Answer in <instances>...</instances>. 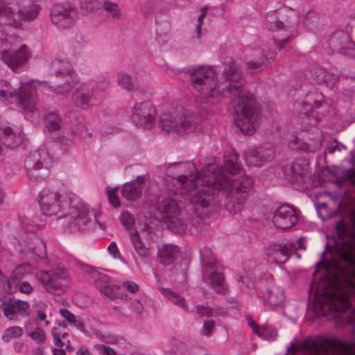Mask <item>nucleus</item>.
<instances>
[{"instance_id": "obj_1", "label": "nucleus", "mask_w": 355, "mask_h": 355, "mask_svg": "<svg viewBox=\"0 0 355 355\" xmlns=\"http://www.w3.org/2000/svg\"><path fill=\"white\" fill-rule=\"evenodd\" d=\"M189 72L192 87L202 94L206 103L216 105L229 94L233 104V119L236 126L246 135H252L255 131L259 124V111L252 94L245 90L239 82L242 72L238 64L231 62L225 67L223 78L230 83L223 88L222 92L216 87V74L211 67H193Z\"/></svg>"}, {"instance_id": "obj_2", "label": "nucleus", "mask_w": 355, "mask_h": 355, "mask_svg": "<svg viewBox=\"0 0 355 355\" xmlns=\"http://www.w3.org/2000/svg\"><path fill=\"white\" fill-rule=\"evenodd\" d=\"M202 181L206 184L205 188L196 192L190 199L196 212L199 207H208L215 195L214 190H218L225 195V209L230 214H235L243 209L254 184L253 180L248 176L229 182L223 175V169L220 168L211 172L210 176H204Z\"/></svg>"}, {"instance_id": "obj_3", "label": "nucleus", "mask_w": 355, "mask_h": 355, "mask_svg": "<svg viewBox=\"0 0 355 355\" xmlns=\"http://www.w3.org/2000/svg\"><path fill=\"white\" fill-rule=\"evenodd\" d=\"M355 295V268L350 270L346 281V288H334L325 291L321 297V308L327 310L336 317H342L347 324L355 328V309L349 302V295Z\"/></svg>"}, {"instance_id": "obj_4", "label": "nucleus", "mask_w": 355, "mask_h": 355, "mask_svg": "<svg viewBox=\"0 0 355 355\" xmlns=\"http://www.w3.org/2000/svg\"><path fill=\"white\" fill-rule=\"evenodd\" d=\"M304 355H355V343L316 336L306 338L299 345Z\"/></svg>"}, {"instance_id": "obj_5", "label": "nucleus", "mask_w": 355, "mask_h": 355, "mask_svg": "<svg viewBox=\"0 0 355 355\" xmlns=\"http://www.w3.org/2000/svg\"><path fill=\"white\" fill-rule=\"evenodd\" d=\"M156 218L164 222L171 232L184 234L188 227V218L176 200L171 198L159 201L156 207Z\"/></svg>"}, {"instance_id": "obj_6", "label": "nucleus", "mask_w": 355, "mask_h": 355, "mask_svg": "<svg viewBox=\"0 0 355 355\" xmlns=\"http://www.w3.org/2000/svg\"><path fill=\"white\" fill-rule=\"evenodd\" d=\"M202 263V279L206 284L219 294L225 295L227 289L224 284V277L216 269V261L212 251L207 247H203L200 251Z\"/></svg>"}, {"instance_id": "obj_7", "label": "nucleus", "mask_w": 355, "mask_h": 355, "mask_svg": "<svg viewBox=\"0 0 355 355\" xmlns=\"http://www.w3.org/2000/svg\"><path fill=\"white\" fill-rule=\"evenodd\" d=\"M160 123L166 132L177 131L180 134L194 132L201 130L200 119L193 117L187 118L182 109L162 115Z\"/></svg>"}, {"instance_id": "obj_8", "label": "nucleus", "mask_w": 355, "mask_h": 355, "mask_svg": "<svg viewBox=\"0 0 355 355\" xmlns=\"http://www.w3.org/2000/svg\"><path fill=\"white\" fill-rule=\"evenodd\" d=\"M36 94L37 90L31 85V83H21L17 92L8 82L0 80V98L5 101L8 98L17 95L19 103L26 111L33 112L35 110L37 102Z\"/></svg>"}, {"instance_id": "obj_9", "label": "nucleus", "mask_w": 355, "mask_h": 355, "mask_svg": "<svg viewBox=\"0 0 355 355\" xmlns=\"http://www.w3.org/2000/svg\"><path fill=\"white\" fill-rule=\"evenodd\" d=\"M46 157V152L44 149H38L26 158L24 166L32 182H41L48 176V170L44 166Z\"/></svg>"}, {"instance_id": "obj_10", "label": "nucleus", "mask_w": 355, "mask_h": 355, "mask_svg": "<svg viewBox=\"0 0 355 355\" xmlns=\"http://www.w3.org/2000/svg\"><path fill=\"white\" fill-rule=\"evenodd\" d=\"M51 20L58 28H69L75 24L78 14L71 3H55L51 10Z\"/></svg>"}, {"instance_id": "obj_11", "label": "nucleus", "mask_w": 355, "mask_h": 355, "mask_svg": "<svg viewBox=\"0 0 355 355\" xmlns=\"http://www.w3.org/2000/svg\"><path fill=\"white\" fill-rule=\"evenodd\" d=\"M37 278L42 282L46 291L53 295H60L66 289L64 282L67 273L64 270H59L53 273L46 270L40 271L37 274Z\"/></svg>"}, {"instance_id": "obj_12", "label": "nucleus", "mask_w": 355, "mask_h": 355, "mask_svg": "<svg viewBox=\"0 0 355 355\" xmlns=\"http://www.w3.org/2000/svg\"><path fill=\"white\" fill-rule=\"evenodd\" d=\"M64 219L67 221L68 227L71 232L80 231L91 221L87 205L81 202H71L69 213L64 216Z\"/></svg>"}, {"instance_id": "obj_13", "label": "nucleus", "mask_w": 355, "mask_h": 355, "mask_svg": "<svg viewBox=\"0 0 355 355\" xmlns=\"http://www.w3.org/2000/svg\"><path fill=\"white\" fill-rule=\"evenodd\" d=\"M156 110L149 101L137 103L132 110V120L139 128H151L155 123Z\"/></svg>"}, {"instance_id": "obj_14", "label": "nucleus", "mask_w": 355, "mask_h": 355, "mask_svg": "<svg viewBox=\"0 0 355 355\" xmlns=\"http://www.w3.org/2000/svg\"><path fill=\"white\" fill-rule=\"evenodd\" d=\"M38 202L42 214L46 216L56 215L62 206L59 192L49 188H44L40 192Z\"/></svg>"}, {"instance_id": "obj_15", "label": "nucleus", "mask_w": 355, "mask_h": 355, "mask_svg": "<svg viewBox=\"0 0 355 355\" xmlns=\"http://www.w3.org/2000/svg\"><path fill=\"white\" fill-rule=\"evenodd\" d=\"M180 250L173 244H162L157 249V259L165 267H170V270L178 274L182 271L180 264H178Z\"/></svg>"}, {"instance_id": "obj_16", "label": "nucleus", "mask_w": 355, "mask_h": 355, "mask_svg": "<svg viewBox=\"0 0 355 355\" xmlns=\"http://www.w3.org/2000/svg\"><path fill=\"white\" fill-rule=\"evenodd\" d=\"M4 316L10 320L17 321L19 316L27 318L30 315L29 304L24 300L10 297L1 304Z\"/></svg>"}, {"instance_id": "obj_17", "label": "nucleus", "mask_w": 355, "mask_h": 355, "mask_svg": "<svg viewBox=\"0 0 355 355\" xmlns=\"http://www.w3.org/2000/svg\"><path fill=\"white\" fill-rule=\"evenodd\" d=\"M31 52L26 45L17 51L4 50L0 52V58L12 71L17 72L28 62Z\"/></svg>"}, {"instance_id": "obj_18", "label": "nucleus", "mask_w": 355, "mask_h": 355, "mask_svg": "<svg viewBox=\"0 0 355 355\" xmlns=\"http://www.w3.org/2000/svg\"><path fill=\"white\" fill-rule=\"evenodd\" d=\"M298 221L295 210L289 205L279 206L274 212L272 223L274 225L282 230H287L293 227Z\"/></svg>"}, {"instance_id": "obj_19", "label": "nucleus", "mask_w": 355, "mask_h": 355, "mask_svg": "<svg viewBox=\"0 0 355 355\" xmlns=\"http://www.w3.org/2000/svg\"><path fill=\"white\" fill-rule=\"evenodd\" d=\"M40 7L35 3H28L18 8L17 10L10 7L6 12L8 16L4 24L15 25L18 21H31L35 19L39 14Z\"/></svg>"}, {"instance_id": "obj_20", "label": "nucleus", "mask_w": 355, "mask_h": 355, "mask_svg": "<svg viewBox=\"0 0 355 355\" xmlns=\"http://www.w3.org/2000/svg\"><path fill=\"white\" fill-rule=\"evenodd\" d=\"M244 157L249 166L260 167L273 159L274 152L270 148H250L245 151Z\"/></svg>"}, {"instance_id": "obj_21", "label": "nucleus", "mask_w": 355, "mask_h": 355, "mask_svg": "<svg viewBox=\"0 0 355 355\" xmlns=\"http://www.w3.org/2000/svg\"><path fill=\"white\" fill-rule=\"evenodd\" d=\"M0 135L3 145L10 148L19 146L24 139V134L21 129L8 125L0 126Z\"/></svg>"}, {"instance_id": "obj_22", "label": "nucleus", "mask_w": 355, "mask_h": 355, "mask_svg": "<svg viewBox=\"0 0 355 355\" xmlns=\"http://www.w3.org/2000/svg\"><path fill=\"white\" fill-rule=\"evenodd\" d=\"M25 248L23 252L28 257H44L46 256V245L42 240L33 234L26 237L24 241Z\"/></svg>"}, {"instance_id": "obj_23", "label": "nucleus", "mask_w": 355, "mask_h": 355, "mask_svg": "<svg viewBox=\"0 0 355 355\" xmlns=\"http://www.w3.org/2000/svg\"><path fill=\"white\" fill-rule=\"evenodd\" d=\"M131 252L141 260L149 258L151 255V247L148 242L144 241L139 232L135 230L130 234Z\"/></svg>"}, {"instance_id": "obj_24", "label": "nucleus", "mask_w": 355, "mask_h": 355, "mask_svg": "<svg viewBox=\"0 0 355 355\" xmlns=\"http://www.w3.org/2000/svg\"><path fill=\"white\" fill-rule=\"evenodd\" d=\"M224 161V167L220 168L223 169V175H224L225 178L228 180L229 182H234L243 177V175H242L236 179L232 180L231 178L227 174V172L230 174H234L239 171L241 168V163L239 161V155L237 153L234 152L230 153L225 157ZM219 167H216L212 172H214ZM244 176L247 175H244ZM248 176L249 177V175ZM250 178L252 180L250 176Z\"/></svg>"}, {"instance_id": "obj_25", "label": "nucleus", "mask_w": 355, "mask_h": 355, "mask_svg": "<svg viewBox=\"0 0 355 355\" xmlns=\"http://www.w3.org/2000/svg\"><path fill=\"white\" fill-rule=\"evenodd\" d=\"M144 183V178L138 176L135 180L125 183L122 187L121 196L129 201H134L141 196V184Z\"/></svg>"}, {"instance_id": "obj_26", "label": "nucleus", "mask_w": 355, "mask_h": 355, "mask_svg": "<svg viewBox=\"0 0 355 355\" xmlns=\"http://www.w3.org/2000/svg\"><path fill=\"white\" fill-rule=\"evenodd\" d=\"M71 102L75 106L83 109H87L89 105L96 103L90 90L85 85H81L73 93Z\"/></svg>"}, {"instance_id": "obj_27", "label": "nucleus", "mask_w": 355, "mask_h": 355, "mask_svg": "<svg viewBox=\"0 0 355 355\" xmlns=\"http://www.w3.org/2000/svg\"><path fill=\"white\" fill-rule=\"evenodd\" d=\"M184 166L190 171L189 173L178 175L176 180L186 191H190L196 187L198 173L193 163L187 162Z\"/></svg>"}, {"instance_id": "obj_28", "label": "nucleus", "mask_w": 355, "mask_h": 355, "mask_svg": "<svg viewBox=\"0 0 355 355\" xmlns=\"http://www.w3.org/2000/svg\"><path fill=\"white\" fill-rule=\"evenodd\" d=\"M292 245L289 243L274 244L270 247V256L277 264L286 263L292 254Z\"/></svg>"}, {"instance_id": "obj_29", "label": "nucleus", "mask_w": 355, "mask_h": 355, "mask_svg": "<svg viewBox=\"0 0 355 355\" xmlns=\"http://www.w3.org/2000/svg\"><path fill=\"white\" fill-rule=\"evenodd\" d=\"M284 176L291 182H302L306 175V166L294 162L284 168Z\"/></svg>"}, {"instance_id": "obj_30", "label": "nucleus", "mask_w": 355, "mask_h": 355, "mask_svg": "<svg viewBox=\"0 0 355 355\" xmlns=\"http://www.w3.org/2000/svg\"><path fill=\"white\" fill-rule=\"evenodd\" d=\"M256 55L259 56L258 59L250 60L247 63L252 73H256L267 67L270 62L274 60L276 56V53L272 52L269 55L270 57H268L262 51H257Z\"/></svg>"}, {"instance_id": "obj_31", "label": "nucleus", "mask_w": 355, "mask_h": 355, "mask_svg": "<svg viewBox=\"0 0 355 355\" xmlns=\"http://www.w3.org/2000/svg\"><path fill=\"white\" fill-rule=\"evenodd\" d=\"M64 82L60 84H58L56 86V88H53V92L58 94H66L70 92L73 87L77 85L79 82V79L78 75L74 73H71V75H67L63 76Z\"/></svg>"}, {"instance_id": "obj_32", "label": "nucleus", "mask_w": 355, "mask_h": 355, "mask_svg": "<svg viewBox=\"0 0 355 355\" xmlns=\"http://www.w3.org/2000/svg\"><path fill=\"white\" fill-rule=\"evenodd\" d=\"M282 15L277 10H271L266 15V25L270 31H277L282 28L286 21L282 19Z\"/></svg>"}, {"instance_id": "obj_33", "label": "nucleus", "mask_w": 355, "mask_h": 355, "mask_svg": "<svg viewBox=\"0 0 355 355\" xmlns=\"http://www.w3.org/2000/svg\"><path fill=\"white\" fill-rule=\"evenodd\" d=\"M271 306H279L284 300V295L281 287L272 286L267 288L266 296Z\"/></svg>"}, {"instance_id": "obj_34", "label": "nucleus", "mask_w": 355, "mask_h": 355, "mask_svg": "<svg viewBox=\"0 0 355 355\" xmlns=\"http://www.w3.org/2000/svg\"><path fill=\"white\" fill-rule=\"evenodd\" d=\"M110 87V81L107 78H103L98 81L90 90L94 101L96 103L101 102L105 98V91Z\"/></svg>"}, {"instance_id": "obj_35", "label": "nucleus", "mask_w": 355, "mask_h": 355, "mask_svg": "<svg viewBox=\"0 0 355 355\" xmlns=\"http://www.w3.org/2000/svg\"><path fill=\"white\" fill-rule=\"evenodd\" d=\"M159 290L161 293L170 300L173 304L180 306L186 311H189V306L185 299L181 297L178 293L166 288H160Z\"/></svg>"}, {"instance_id": "obj_36", "label": "nucleus", "mask_w": 355, "mask_h": 355, "mask_svg": "<svg viewBox=\"0 0 355 355\" xmlns=\"http://www.w3.org/2000/svg\"><path fill=\"white\" fill-rule=\"evenodd\" d=\"M53 67L55 69V73L57 76L71 75L76 73L71 67L69 62L64 60H55L52 62Z\"/></svg>"}, {"instance_id": "obj_37", "label": "nucleus", "mask_w": 355, "mask_h": 355, "mask_svg": "<svg viewBox=\"0 0 355 355\" xmlns=\"http://www.w3.org/2000/svg\"><path fill=\"white\" fill-rule=\"evenodd\" d=\"M256 335L262 339L271 341L277 338V330L271 325L264 324L260 327Z\"/></svg>"}, {"instance_id": "obj_38", "label": "nucleus", "mask_w": 355, "mask_h": 355, "mask_svg": "<svg viewBox=\"0 0 355 355\" xmlns=\"http://www.w3.org/2000/svg\"><path fill=\"white\" fill-rule=\"evenodd\" d=\"M60 118L55 112L48 113L44 116V123L50 132L59 130L60 128Z\"/></svg>"}, {"instance_id": "obj_39", "label": "nucleus", "mask_w": 355, "mask_h": 355, "mask_svg": "<svg viewBox=\"0 0 355 355\" xmlns=\"http://www.w3.org/2000/svg\"><path fill=\"white\" fill-rule=\"evenodd\" d=\"M117 78L119 85L128 91H134L139 88L138 85L132 81L130 76L125 73H118Z\"/></svg>"}, {"instance_id": "obj_40", "label": "nucleus", "mask_w": 355, "mask_h": 355, "mask_svg": "<svg viewBox=\"0 0 355 355\" xmlns=\"http://www.w3.org/2000/svg\"><path fill=\"white\" fill-rule=\"evenodd\" d=\"M90 277L94 280L95 286L98 289L103 285L110 282V277L103 272H101L95 269H90L88 270Z\"/></svg>"}, {"instance_id": "obj_41", "label": "nucleus", "mask_w": 355, "mask_h": 355, "mask_svg": "<svg viewBox=\"0 0 355 355\" xmlns=\"http://www.w3.org/2000/svg\"><path fill=\"white\" fill-rule=\"evenodd\" d=\"M24 333V330L20 327H12L7 329L3 336L2 339L5 342H10L12 339L20 337Z\"/></svg>"}, {"instance_id": "obj_42", "label": "nucleus", "mask_w": 355, "mask_h": 355, "mask_svg": "<svg viewBox=\"0 0 355 355\" xmlns=\"http://www.w3.org/2000/svg\"><path fill=\"white\" fill-rule=\"evenodd\" d=\"M98 290L102 295L110 299L119 297V295L116 293V286L111 285L109 283L103 285L98 288Z\"/></svg>"}, {"instance_id": "obj_43", "label": "nucleus", "mask_w": 355, "mask_h": 355, "mask_svg": "<svg viewBox=\"0 0 355 355\" xmlns=\"http://www.w3.org/2000/svg\"><path fill=\"white\" fill-rule=\"evenodd\" d=\"M103 8L106 11L111 12L113 18L119 19L121 16L120 10L118 4L116 3L105 1L103 3Z\"/></svg>"}, {"instance_id": "obj_44", "label": "nucleus", "mask_w": 355, "mask_h": 355, "mask_svg": "<svg viewBox=\"0 0 355 355\" xmlns=\"http://www.w3.org/2000/svg\"><path fill=\"white\" fill-rule=\"evenodd\" d=\"M347 180L353 184H355V169L351 168L346 171L343 177L338 178L337 182L342 184Z\"/></svg>"}, {"instance_id": "obj_45", "label": "nucleus", "mask_w": 355, "mask_h": 355, "mask_svg": "<svg viewBox=\"0 0 355 355\" xmlns=\"http://www.w3.org/2000/svg\"><path fill=\"white\" fill-rule=\"evenodd\" d=\"M28 336L37 343H42L46 340L44 331L40 328H37L35 331L29 332Z\"/></svg>"}, {"instance_id": "obj_46", "label": "nucleus", "mask_w": 355, "mask_h": 355, "mask_svg": "<svg viewBox=\"0 0 355 355\" xmlns=\"http://www.w3.org/2000/svg\"><path fill=\"white\" fill-rule=\"evenodd\" d=\"M118 187H115L111 190H108L107 192V196L110 203L114 207L118 208L121 206V202L118 196L116 194V191Z\"/></svg>"}, {"instance_id": "obj_47", "label": "nucleus", "mask_w": 355, "mask_h": 355, "mask_svg": "<svg viewBox=\"0 0 355 355\" xmlns=\"http://www.w3.org/2000/svg\"><path fill=\"white\" fill-rule=\"evenodd\" d=\"M96 1V0H79L80 8L86 13L92 12L97 8Z\"/></svg>"}, {"instance_id": "obj_48", "label": "nucleus", "mask_w": 355, "mask_h": 355, "mask_svg": "<svg viewBox=\"0 0 355 355\" xmlns=\"http://www.w3.org/2000/svg\"><path fill=\"white\" fill-rule=\"evenodd\" d=\"M121 223L127 229H130L134 225V219L128 211H123L120 216Z\"/></svg>"}, {"instance_id": "obj_49", "label": "nucleus", "mask_w": 355, "mask_h": 355, "mask_svg": "<svg viewBox=\"0 0 355 355\" xmlns=\"http://www.w3.org/2000/svg\"><path fill=\"white\" fill-rule=\"evenodd\" d=\"M196 310L197 314L202 318H209L213 315V309L209 306H206L204 305H197L196 306Z\"/></svg>"}, {"instance_id": "obj_50", "label": "nucleus", "mask_w": 355, "mask_h": 355, "mask_svg": "<svg viewBox=\"0 0 355 355\" xmlns=\"http://www.w3.org/2000/svg\"><path fill=\"white\" fill-rule=\"evenodd\" d=\"M18 284L19 281L11 276L10 279L6 281V286H4V289L6 291L12 293L16 291Z\"/></svg>"}, {"instance_id": "obj_51", "label": "nucleus", "mask_w": 355, "mask_h": 355, "mask_svg": "<svg viewBox=\"0 0 355 355\" xmlns=\"http://www.w3.org/2000/svg\"><path fill=\"white\" fill-rule=\"evenodd\" d=\"M95 348L101 355H116V352L110 347L98 345L95 346Z\"/></svg>"}, {"instance_id": "obj_52", "label": "nucleus", "mask_w": 355, "mask_h": 355, "mask_svg": "<svg viewBox=\"0 0 355 355\" xmlns=\"http://www.w3.org/2000/svg\"><path fill=\"white\" fill-rule=\"evenodd\" d=\"M60 315L70 324H76V319L75 315L67 309L60 310Z\"/></svg>"}, {"instance_id": "obj_53", "label": "nucleus", "mask_w": 355, "mask_h": 355, "mask_svg": "<svg viewBox=\"0 0 355 355\" xmlns=\"http://www.w3.org/2000/svg\"><path fill=\"white\" fill-rule=\"evenodd\" d=\"M27 268V266L25 265H21L19 266H17L14 270L12 271V275L15 279L19 281L24 274L26 272V269Z\"/></svg>"}, {"instance_id": "obj_54", "label": "nucleus", "mask_w": 355, "mask_h": 355, "mask_svg": "<svg viewBox=\"0 0 355 355\" xmlns=\"http://www.w3.org/2000/svg\"><path fill=\"white\" fill-rule=\"evenodd\" d=\"M130 306H131V309L134 312H135L137 314H139V315H141L144 311L143 304H141V302L139 300H138L137 299H135L131 301Z\"/></svg>"}, {"instance_id": "obj_55", "label": "nucleus", "mask_w": 355, "mask_h": 355, "mask_svg": "<svg viewBox=\"0 0 355 355\" xmlns=\"http://www.w3.org/2000/svg\"><path fill=\"white\" fill-rule=\"evenodd\" d=\"M123 286L130 293H135L139 290V286L130 281H125L123 283Z\"/></svg>"}, {"instance_id": "obj_56", "label": "nucleus", "mask_w": 355, "mask_h": 355, "mask_svg": "<svg viewBox=\"0 0 355 355\" xmlns=\"http://www.w3.org/2000/svg\"><path fill=\"white\" fill-rule=\"evenodd\" d=\"M341 148H344V146L342 144L337 142L336 141H335L331 142L328 146V147L327 148V152H328L330 154H332L337 150L340 151Z\"/></svg>"}, {"instance_id": "obj_57", "label": "nucleus", "mask_w": 355, "mask_h": 355, "mask_svg": "<svg viewBox=\"0 0 355 355\" xmlns=\"http://www.w3.org/2000/svg\"><path fill=\"white\" fill-rule=\"evenodd\" d=\"M21 293L29 294L33 291L32 286L27 282H19L17 286Z\"/></svg>"}, {"instance_id": "obj_58", "label": "nucleus", "mask_w": 355, "mask_h": 355, "mask_svg": "<svg viewBox=\"0 0 355 355\" xmlns=\"http://www.w3.org/2000/svg\"><path fill=\"white\" fill-rule=\"evenodd\" d=\"M336 228L338 232V234L340 239L344 238L346 234V229L345 227V223L343 220H339L336 225Z\"/></svg>"}, {"instance_id": "obj_59", "label": "nucleus", "mask_w": 355, "mask_h": 355, "mask_svg": "<svg viewBox=\"0 0 355 355\" xmlns=\"http://www.w3.org/2000/svg\"><path fill=\"white\" fill-rule=\"evenodd\" d=\"M6 0H0V17H5L7 19L6 12L10 10V6H7L6 4Z\"/></svg>"}, {"instance_id": "obj_60", "label": "nucleus", "mask_w": 355, "mask_h": 355, "mask_svg": "<svg viewBox=\"0 0 355 355\" xmlns=\"http://www.w3.org/2000/svg\"><path fill=\"white\" fill-rule=\"evenodd\" d=\"M205 13H201L198 17V24L196 26L197 38H200L201 36V26L202 25V21L205 17Z\"/></svg>"}, {"instance_id": "obj_61", "label": "nucleus", "mask_w": 355, "mask_h": 355, "mask_svg": "<svg viewBox=\"0 0 355 355\" xmlns=\"http://www.w3.org/2000/svg\"><path fill=\"white\" fill-rule=\"evenodd\" d=\"M302 105L304 107L305 110L307 111V110H311L313 107H315V108L320 107L321 106V103L319 101H315L314 103L313 104L310 102L304 101L302 103Z\"/></svg>"}, {"instance_id": "obj_62", "label": "nucleus", "mask_w": 355, "mask_h": 355, "mask_svg": "<svg viewBox=\"0 0 355 355\" xmlns=\"http://www.w3.org/2000/svg\"><path fill=\"white\" fill-rule=\"evenodd\" d=\"M215 326V322L212 320L205 321L203 324V328L206 331V335L209 336L212 329Z\"/></svg>"}, {"instance_id": "obj_63", "label": "nucleus", "mask_w": 355, "mask_h": 355, "mask_svg": "<svg viewBox=\"0 0 355 355\" xmlns=\"http://www.w3.org/2000/svg\"><path fill=\"white\" fill-rule=\"evenodd\" d=\"M246 320L248 325L252 328L253 334H257V331L260 329V327L254 321L251 316H247Z\"/></svg>"}, {"instance_id": "obj_64", "label": "nucleus", "mask_w": 355, "mask_h": 355, "mask_svg": "<svg viewBox=\"0 0 355 355\" xmlns=\"http://www.w3.org/2000/svg\"><path fill=\"white\" fill-rule=\"evenodd\" d=\"M108 250L113 255L114 257H116L119 254V251L117 248V245L115 242L112 241L108 246Z\"/></svg>"}]
</instances>
